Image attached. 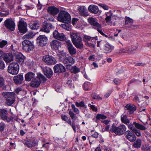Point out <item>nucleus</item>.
I'll list each match as a JSON object with an SVG mask.
<instances>
[{
	"instance_id": "38",
	"label": "nucleus",
	"mask_w": 151,
	"mask_h": 151,
	"mask_svg": "<svg viewBox=\"0 0 151 151\" xmlns=\"http://www.w3.org/2000/svg\"><path fill=\"white\" fill-rule=\"evenodd\" d=\"M142 140L139 139H138L134 142L133 146L136 148H139L141 146Z\"/></svg>"
},
{
	"instance_id": "46",
	"label": "nucleus",
	"mask_w": 151,
	"mask_h": 151,
	"mask_svg": "<svg viewBox=\"0 0 151 151\" xmlns=\"http://www.w3.org/2000/svg\"><path fill=\"white\" fill-rule=\"evenodd\" d=\"M90 84V83L88 82H85L84 83L83 87L85 90H89L91 89L89 88V86Z\"/></svg>"
},
{
	"instance_id": "58",
	"label": "nucleus",
	"mask_w": 151,
	"mask_h": 151,
	"mask_svg": "<svg viewBox=\"0 0 151 151\" xmlns=\"http://www.w3.org/2000/svg\"><path fill=\"white\" fill-rule=\"evenodd\" d=\"M133 131L134 133L137 136L139 137L141 136V134L140 130L135 129Z\"/></svg>"
},
{
	"instance_id": "2",
	"label": "nucleus",
	"mask_w": 151,
	"mask_h": 151,
	"mask_svg": "<svg viewBox=\"0 0 151 151\" xmlns=\"http://www.w3.org/2000/svg\"><path fill=\"white\" fill-rule=\"evenodd\" d=\"M57 20L61 22L68 23L71 21V16L67 12L61 11L59 13L57 18Z\"/></svg>"
},
{
	"instance_id": "55",
	"label": "nucleus",
	"mask_w": 151,
	"mask_h": 151,
	"mask_svg": "<svg viewBox=\"0 0 151 151\" xmlns=\"http://www.w3.org/2000/svg\"><path fill=\"white\" fill-rule=\"evenodd\" d=\"M5 127V124L3 122L0 123V132H2L4 130Z\"/></svg>"
},
{
	"instance_id": "16",
	"label": "nucleus",
	"mask_w": 151,
	"mask_h": 151,
	"mask_svg": "<svg viewBox=\"0 0 151 151\" xmlns=\"http://www.w3.org/2000/svg\"><path fill=\"white\" fill-rule=\"evenodd\" d=\"M54 27L50 23H45L43 28L41 29L40 31H43L47 33L50 32V30L54 28Z\"/></svg>"
},
{
	"instance_id": "52",
	"label": "nucleus",
	"mask_w": 151,
	"mask_h": 151,
	"mask_svg": "<svg viewBox=\"0 0 151 151\" xmlns=\"http://www.w3.org/2000/svg\"><path fill=\"white\" fill-rule=\"evenodd\" d=\"M44 18L50 21H53L54 20V19L52 17H50V16H49L48 14L45 15Z\"/></svg>"
},
{
	"instance_id": "31",
	"label": "nucleus",
	"mask_w": 151,
	"mask_h": 151,
	"mask_svg": "<svg viewBox=\"0 0 151 151\" xmlns=\"http://www.w3.org/2000/svg\"><path fill=\"white\" fill-rule=\"evenodd\" d=\"M114 49V47L109 43H107L104 45V49L106 53L110 52Z\"/></svg>"
},
{
	"instance_id": "19",
	"label": "nucleus",
	"mask_w": 151,
	"mask_h": 151,
	"mask_svg": "<svg viewBox=\"0 0 151 151\" xmlns=\"http://www.w3.org/2000/svg\"><path fill=\"white\" fill-rule=\"evenodd\" d=\"M60 45V42L56 40H52L50 43V45L52 49L57 50Z\"/></svg>"
},
{
	"instance_id": "17",
	"label": "nucleus",
	"mask_w": 151,
	"mask_h": 151,
	"mask_svg": "<svg viewBox=\"0 0 151 151\" xmlns=\"http://www.w3.org/2000/svg\"><path fill=\"white\" fill-rule=\"evenodd\" d=\"M44 73L48 78H50L53 72L51 69L47 67H41Z\"/></svg>"
},
{
	"instance_id": "62",
	"label": "nucleus",
	"mask_w": 151,
	"mask_h": 151,
	"mask_svg": "<svg viewBox=\"0 0 151 151\" xmlns=\"http://www.w3.org/2000/svg\"><path fill=\"white\" fill-rule=\"evenodd\" d=\"M101 27L98 29H96L98 31L100 34L101 35H104V33L102 31V30L101 29Z\"/></svg>"
},
{
	"instance_id": "12",
	"label": "nucleus",
	"mask_w": 151,
	"mask_h": 151,
	"mask_svg": "<svg viewBox=\"0 0 151 151\" xmlns=\"http://www.w3.org/2000/svg\"><path fill=\"white\" fill-rule=\"evenodd\" d=\"M65 42L70 54H75L76 52V49L73 46L71 41L70 40H67L65 41Z\"/></svg>"
},
{
	"instance_id": "49",
	"label": "nucleus",
	"mask_w": 151,
	"mask_h": 151,
	"mask_svg": "<svg viewBox=\"0 0 151 151\" xmlns=\"http://www.w3.org/2000/svg\"><path fill=\"white\" fill-rule=\"evenodd\" d=\"M76 105L77 107H86L85 105L84 104V102L83 101H81L79 102H76Z\"/></svg>"
},
{
	"instance_id": "30",
	"label": "nucleus",
	"mask_w": 151,
	"mask_h": 151,
	"mask_svg": "<svg viewBox=\"0 0 151 151\" xmlns=\"http://www.w3.org/2000/svg\"><path fill=\"white\" fill-rule=\"evenodd\" d=\"M29 26L32 29H37L40 27V24L37 21H35L30 23Z\"/></svg>"
},
{
	"instance_id": "29",
	"label": "nucleus",
	"mask_w": 151,
	"mask_h": 151,
	"mask_svg": "<svg viewBox=\"0 0 151 151\" xmlns=\"http://www.w3.org/2000/svg\"><path fill=\"white\" fill-rule=\"evenodd\" d=\"M25 58V57L22 54H18L16 55V60L19 63H23Z\"/></svg>"
},
{
	"instance_id": "61",
	"label": "nucleus",
	"mask_w": 151,
	"mask_h": 151,
	"mask_svg": "<svg viewBox=\"0 0 151 151\" xmlns=\"http://www.w3.org/2000/svg\"><path fill=\"white\" fill-rule=\"evenodd\" d=\"M69 113L72 119H74L75 116V114L71 111H69Z\"/></svg>"
},
{
	"instance_id": "18",
	"label": "nucleus",
	"mask_w": 151,
	"mask_h": 151,
	"mask_svg": "<svg viewBox=\"0 0 151 151\" xmlns=\"http://www.w3.org/2000/svg\"><path fill=\"white\" fill-rule=\"evenodd\" d=\"M54 71L55 73H61L64 72L65 68L61 64L56 65L54 67Z\"/></svg>"
},
{
	"instance_id": "43",
	"label": "nucleus",
	"mask_w": 151,
	"mask_h": 151,
	"mask_svg": "<svg viewBox=\"0 0 151 151\" xmlns=\"http://www.w3.org/2000/svg\"><path fill=\"white\" fill-rule=\"evenodd\" d=\"M107 117L104 114H98L96 117V118L97 119H106Z\"/></svg>"
},
{
	"instance_id": "15",
	"label": "nucleus",
	"mask_w": 151,
	"mask_h": 151,
	"mask_svg": "<svg viewBox=\"0 0 151 151\" xmlns=\"http://www.w3.org/2000/svg\"><path fill=\"white\" fill-rule=\"evenodd\" d=\"M62 119L67 122V123L69 124L72 127L73 129L75 132H76V127L77 126L76 125L74 121H73L72 122L70 120H68V117L65 115H62L61 116Z\"/></svg>"
},
{
	"instance_id": "9",
	"label": "nucleus",
	"mask_w": 151,
	"mask_h": 151,
	"mask_svg": "<svg viewBox=\"0 0 151 151\" xmlns=\"http://www.w3.org/2000/svg\"><path fill=\"white\" fill-rule=\"evenodd\" d=\"M8 112L7 111L4 109H0V116L1 119L5 122H9L13 120L12 117H8L7 116Z\"/></svg>"
},
{
	"instance_id": "47",
	"label": "nucleus",
	"mask_w": 151,
	"mask_h": 151,
	"mask_svg": "<svg viewBox=\"0 0 151 151\" xmlns=\"http://www.w3.org/2000/svg\"><path fill=\"white\" fill-rule=\"evenodd\" d=\"M66 57V56L65 54H61L59 56V60L60 61L63 63Z\"/></svg>"
},
{
	"instance_id": "6",
	"label": "nucleus",
	"mask_w": 151,
	"mask_h": 151,
	"mask_svg": "<svg viewBox=\"0 0 151 151\" xmlns=\"http://www.w3.org/2000/svg\"><path fill=\"white\" fill-rule=\"evenodd\" d=\"M4 25L7 29L11 31H13L15 29V24L12 18L6 19L4 22Z\"/></svg>"
},
{
	"instance_id": "10",
	"label": "nucleus",
	"mask_w": 151,
	"mask_h": 151,
	"mask_svg": "<svg viewBox=\"0 0 151 151\" xmlns=\"http://www.w3.org/2000/svg\"><path fill=\"white\" fill-rule=\"evenodd\" d=\"M88 22L91 25L93 26L95 29H98L101 27V24H99L96 18L92 17H89L88 19Z\"/></svg>"
},
{
	"instance_id": "33",
	"label": "nucleus",
	"mask_w": 151,
	"mask_h": 151,
	"mask_svg": "<svg viewBox=\"0 0 151 151\" xmlns=\"http://www.w3.org/2000/svg\"><path fill=\"white\" fill-rule=\"evenodd\" d=\"M40 84V81L36 78L32 80L30 83V86L32 87L36 88L38 87Z\"/></svg>"
},
{
	"instance_id": "26",
	"label": "nucleus",
	"mask_w": 151,
	"mask_h": 151,
	"mask_svg": "<svg viewBox=\"0 0 151 151\" xmlns=\"http://www.w3.org/2000/svg\"><path fill=\"white\" fill-rule=\"evenodd\" d=\"M74 62L73 58L71 57H66L63 63L67 66H70Z\"/></svg>"
},
{
	"instance_id": "24",
	"label": "nucleus",
	"mask_w": 151,
	"mask_h": 151,
	"mask_svg": "<svg viewBox=\"0 0 151 151\" xmlns=\"http://www.w3.org/2000/svg\"><path fill=\"white\" fill-rule=\"evenodd\" d=\"M73 43L75 46L77 48L81 49L83 47V45L82 38Z\"/></svg>"
},
{
	"instance_id": "34",
	"label": "nucleus",
	"mask_w": 151,
	"mask_h": 151,
	"mask_svg": "<svg viewBox=\"0 0 151 151\" xmlns=\"http://www.w3.org/2000/svg\"><path fill=\"white\" fill-rule=\"evenodd\" d=\"M133 124L136 128L141 130H145L147 128L145 126L142 125L140 124L135 122H134Z\"/></svg>"
},
{
	"instance_id": "42",
	"label": "nucleus",
	"mask_w": 151,
	"mask_h": 151,
	"mask_svg": "<svg viewBox=\"0 0 151 151\" xmlns=\"http://www.w3.org/2000/svg\"><path fill=\"white\" fill-rule=\"evenodd\" d=\"M93 38L94 37H91L90 36L85 35L83 38V40L86 44L89 41H92Z\"/></svg>"
},
{
	"instance_id": "7",
	"label": "nucleus",
	"mask_w": 151,
	"mask_h": 151,
	"mask_svg": "<svg viewBox=\"0 0 151 151\" xmlns=\"http://www.w3.org/2000/svg\"><path fill=\"white\" fill-rule=\"evenodd\" d=\"M42 60L48 65H54L57 63L55 58L51 56L45 55L43 57Z\"/></svg>"
},
{
	"instance_id": "3",
	"label": "nucleus",
	"mask_w": 151,
	"mask_h": 151,
	"mask_svg": "<svg viewBox=\"0 0 151 151\" xmlns=\"http://www.w3.org/2000/svg\"><path fill=\"white\" fill-rule=\"evenodd\" d=\"M126 129V127L124 125H121L117 127L114 124H113L111 127L110 131L116 134L120 135L124 133Z\"/></svg>"
},
{
	"instance_id": "11",
	"label": "nucleus",
	"mask_w": 151,
	"mask_h": 151,
	"mask_svg": "<svg viewBox=\"0 0 151 151\" xmlns=\"http://www.w3.org/2000/svg\"><path fill=\"white\" fill-rule=\"evenodd\" d=\"M18 28L20 32L25 33L27 31L26 23L24 21H19L18 24Z\"/></svg>"
},
{
	"instance_id": "60",
	"label": "nucleus",
	"mask_w": 151,
	"mask_h": 151,
	"mask_svg": "<svg viewBox=\"0 0 151 151\" xmlns=\"http://www.w3.org/2000/svg\"><path fill=\"white\" fill-rule=\"evenodd\" d=\"M133 125H134L133 124H130L128 125V128L129 129L132 130V131H134L136 129L134 127Z\"/></svg>"
},
{
	"instance_id": "64",
	"label": "nucleus",
	"mask_w": 151,
	"mask_h": 151,
	"mask_svg": "<svg viewBox=\"0 0 151 151\" xmlns=\"http://www.w3.org/2000/svg\"><path fill=\"white\" fill-rule=\"evenodd\" d=\"M87 46L89 47H94L95 46V45L93 44H92L91 43H88L87 42L85 44Z\"/></svg>"
},
{
	"instance_id": "36",
	"label": "nucleus",
	"mask_w": 151,
	"mask_h": 151,
	"mask_svg": "<svg viewBox=\"0 0 151 151\" xmlns=\"http://www.w3.org/2000/svg\"><path fill=\"white\" fill-rule=\"evenodd\" d=\"M117 53H130V50L129 49V47H127L125 48H123L121 49L118 50L117 51Z\"/></svg>"
},
{
	"instance_id": "48",
	"label": "nucleus",
	"mask_w": 151,
	"mask_h": 151,
	"mask_svg": "<svg viewBox=\"0 0 151 151\" xmlns=\"http://www.w3.org/2000/svg\"><path fill=\"white\" fill-rule=\"evenodd\" d=\"M125 24L126 25L129 23H133V20L128 17H125Z\"/></svg>"
},
{
	"instance_id": "50",
	"label": "nucleus",
	"mask_w": 151,
	"mask_h": 151,
	"mask_svg": "<svg viewBox=\"0 0 151 151\" xmlns=\"http://www.w3.org/2000/svg\"><path fill=\"white\" fill-rule=\"evenodd\" d=\"M150 146L146 145L142 146L141 148L142 150L145 151H147L149 150L150 149Z\"/></svg>"
},
{
	"instance_id": "63",
	"label": "nucleus",
	"mask_w": 151,
	"mask_h": 151,
	"mask_svg": "<svg viewBox=\"0 0 151 151\" xmlns=\"http://www.w3.org/2000/svg\"><path fill=\"white\" fill-rule=\"evenodd\" d=\"M133 101L135 102H140L139 99L137 96H136L133 99Z\"/></svg>"
},
{
	"instance_id": "45",
	"label": "nucleus",
	"mask_w": 151,
	"mask_h": 151,
	"mask_svg": "<svg viewBox=\"0 0 151 151\" xmlns=\"http://www.w3.org/2000/svg\"><path fill=\"white\" fill-rule=\"evenodd\" d=\"M80 71V69L76 66L72 67L71 69V72L75 73H76Z\"/></svg>"
},
{
	"instance_id": "39",
	"label": "nucleus",
	"mask_w": 151,
	"mask_h": 151,
	"mask_svg": "<svg viewBox=\"0 0 151 151\" xmlns=\"http://www.w3.org/2000/svg\"><path fill=\"white\" fill-rule=\"evenodd\" d=\"M126 107L127 109L130 111H134L136 110L137 107L134 104H128L126 106Z\"/></svg>"
},
{
	"instance_id": "5",
	"label": "nucleus",
	"mask_w": 151,
	"mask_h": 151,
	"mask_svg": "<svg viewBox=\"0 0 151 151\" xmlns=\"http://www.w3.org/2000/svg\"><path fill=\"white\" fill-rule=\"evenodd\" d=\"M48 38L45 35H41L37 37V43L39 46L43 47L45 46L47 43Z\"/></svg>"
},
{
	"instance_id": "56",
	"label": "nucleus",
	"mask_w": 151,
	"mask_h": 151,
	"mask_svg": "<svg viewBox=\"0 0 151 151\" xmlns=\"http://www.w3.org/2000/svg\"><path fill=\"white\" fill-rule=\"evenodd\" d=\"M99 5L102 7L105 10H108L109 9L108 6L106 5L103 4H99Z\"/></svg>"
},
{
	"instance_id": "25",
	"label": "nucleus",
	"mask_w": 151,
	"mask_h": 151,
	"mask_svg": "<svg viewBox=\"0 0 151 151\" xmlns=\"http://www.w3.org/2000/svg\"><path fill=\"white\" fill-rule=\"evenodd\" d=\"M48 12L53 15H55L59 12L58 9L54 6L49 7L47 9Z\"/></svg>"
},
{
	"instance_id": "32",
	"label": "nucleus",
	"mask_w": 151,
	"mask_h": 151,
	"mask_svg": "<svg viewBox=\"0 0 151 151\" xmlns=\"http://www.w3.org/2000/svg\"><path fill=\"white\" fill-rule=\"evenodd\" d=\"M35 74L32 72H29L25 75V80L26 81H29L31 79L34 78L35 77Z\"/></svg>"
},
{
	"instance_id": "23",
	"label": "nucleus",
	"mask_w": 151,
	"mask_h": 151,
	"mask_svg": "<svg viewBox=\"0 0 151 151\" xmlns=\"http://www.w3.org/2000/svg\"><path fill=\"white\" fill-rule=\"evenodd\" d=\"M88 9L90 12L94 14L97 13L99 11L98 7L93 5H91L89 6Z\"/></svg>"
},
{
	"instance_id": "27",
	"label": "nucleus",
	"mask_w": 151,
	"mask_h": 151,
	"mask_svg": "<svg viewBox=\"0 0 151 151\" xmlns=\"http://www.w3.org/2000/svg\"><path fill=\"white\" fill-rule=\"evenodd\" d=\"M4 60L6 63H9L13 60V56L10 53L6 54L4 57Z\"/></svg>"
},
{
	"instance_id": "57",
	"label": "nucleus",
	"mask_w": 151,
	"mask_h": 151,
	"mask_svg": "<svg viewBox=\"0 0 151 151\" xmlns=\"http://www.w3.org/2000/svg\"><path fill=\"white\" fill-rule=\"evenodd\" d=\"M72 81L71 80H68L67 82V84L68 85V86L70 87H74V85L72 83Z\"/></svg>"
},
{
	"instance_id": "21",
	"label": "nucleus",
	"mask_w": 151,
	"mask_h": 151,
	"mask_svg": "<svg viewBox=\"0 0 151 151\" xmlns=\"http://www.w3.org/2000/svg\"><path fill=\"white\" fill-rule=\"evenodd\" d=\"M23 80V75L21 74H19L15 76H14L13 78V80L14 83L17 84H20L22 83Z\"/></svg>"
},
{
	"instance_id": "51",
	"label": "nucleus",
	"mask_w": 151,
	"mask_h": 151,
	"mask_svg": "<svg viewBox=\"0 0 151 151\" xmlns=\"http://www.w3.org/2000/svg\"><path fill=\"white\" fill-rule=\"evenodd\" d=\"M5 83V80L3 76H0V87L4 86Z\"/></svg>"
},
{
	"instance_id": "8",
	"label": "nucleus",
	"mask_w": 151,
	"mask_h": 151,
	"mask_svg": "<svg viewBox=\"0 0 151 151\" xmlns=\"http://www.w3.org/2000/svg\"><path fill=\"white\" fill-rule=\"evenodd\" d=\"M23 49L26 51H30L34 48L33 44L29 41L25 40L22 42Z\"/></svg>"
},
{
	"instance_id": "4",
	"label": "nucleus",
	"mask_w": 151,
	"mask_h": 151,
	"mask_svg": "<svg viewBox=\"0 0 151 151\" xmlns=\"http://www.w3.org/2000/svg\"><path fill=\"white\" fill-rule=\"evenodd\" d=\"M19 69V65L16 62L11 63L8 67L7 71L9 73L13 75L17 74Z\"/></svg>"
},
{
	"instance_id": "22",
	"label": "nucleus",
	"mask_w": 151,
	"mask_h": 151,
	"mask_svg": "<svg viewBox=\"0 0 151 151\" xmlns=\"http://www.w3.org/2000/svg\"><path fill=\"white\" fill-rule=\"evenodd\" d=\"M24 145L29 148L32 147L36 146L37 145L35 142L33 140H24L23 142Z\"/></svg>"
},
{
	"instance_id": "53",
	"label": "nucleus",
	"mask_w": 151,
	"mask_h": 151,
	"mask_svg": "<svg viewBox=\"0 0 151 151\" xmlns=\"http://www.w3.org/2000/svg\"><path fill=\"white\" fill-rule=\"evenodd\" d=\"M71 107L75 112L77 114H78L79 113V111L78 108L76 107L73 104H72Z\"/></svg>"
},
{
	"instance_id": "28",
	"label": "nucleus",
	"mask_w": 151,
	"mask_h": 151,
	"mask_svg": "<svg viewBox=\"0 0 151 151\" xmlns=\"http://www.w3.org/2000/svg\"><path fill=\"white\" fill-rule=\"evenodd\" d=\"M70 36L73 42L81 39L80 34L78 33H71Z\"/></svg>"
},
{
	"instance_id": "20",
	"label": "nucleus",
	"mask_w": 151,
	"mask_h": 151,
	"mask_svg": "<svg viewBox=\"0 0 151 151\" xmlns=\"http://www.w3.org/2000/svg\"><path fill=\"white\" fill-rule=\"evenodd\" d=\"M79 13L81 16L87 17L88 15V13L86 9L84 6H80L78 9Z\"/></svg>"
},
{
	"instance_id": "37",
	"label": "nucleus",
	"mask_w": 151,
	"mask_h": 151,
	"mask_svg": "<svg viewBox=\"0 0 151 151\" xmlns=\"http://www.w3.org/2000/svg\"><path fill=\"white\" fill-rule=\"evenodd\" d=\"M35 34L32 32H30L23 36L22 38L23 39L26 40L27 39H31L34 37Z\"/></svg>"
},
{
	"instance_id": "41",
	"label": "nucleus",
	"mask_w": 151,
	"mask_h": 151,
	"mask_svg": "<svg viewBox=\"0 0 151 151\" xmlns=\"http://www.w3.org/2000/svg\"><path fill=\"white\" fill-rule=\"evenodd\" d=\"M121 120L123 123L126 124L129 123V120L127 118L126 115H124L123 116H122Z\"/></svg>"
},
{
	"instance_id": "40",
	"label": "nucleus",
	"mask_w": 151,
	"mask_h": 151,
	"mask_svg": "<svg viewBox=\"0 0 151 151\" xmlns=\"http://www.w3.org/2000/svg\"><path fill=\"white\" fill-rule=\"evenodd\" d=\"M106 17L105 19L106 22L108 23L111 20V17L112 15V13L111 11H110L106 14Z\"/></svg>"
},
{
	"instance_id": "35",
	"label": "nucleus",
	"mask_w": 151,
	"mask_h": 151,
	"mask_svg": "<svg viewBox=\"0 0 151 151\" xmlns=\"http://www.w3.org/2000/svg\"><path fill=\"white\" fill-rule=\"evenodd\" d=\"M36 79L38 80V81H40V83L42 82H44L47 80L46 78L43 75L39 73H37Z\"/></svg>"
},
{
	"instance_id": "1",
	"label": "nucleus",
	"mask_w": 151,
	"mask_h": 151,
	"mask_svg": "<svg viewBox=\"0 0 151 151\" xmlns=\"http://www.w3.org/2000/svg\"><path fill=\"white\" fill-rule=\"evenodd\" d=\"M2 95L4 98L5 104L8 106H11L15 101V94L14 92H4Z\"/></svg>"
},
{
	"instance_id": "44",
	"label": "nucleus",
	"mask_w": 151,
	"mask_h": 151,
	"mask_svg": "<svg viewBox=\"0 0 151 151\" xmlns=\"http://www.w3.org/2000/svg\"><path fill=\"white\" fill-rule=\"evenodd\" d=\"M91 96L94 99H96L99 100L102 99V98L100 97L98 94L95 93H93L91 94Z\"/></svg>"
},
{
	"instance_id": "59",
	"label": "nucleus",
	"mask_w": 151,
	"mask_h": 151,
	"mask_svg": "<svg viewBox=\"0 0 151 151\" xmlns=\"http://www.w3.org/2000/svg\"><path fill=\"white\" fill-rule=\"evenodd\" d=\"M137 48V47L135 46H131L130 47H129V49L130 50V53H131V52L135 50Z\"/></svg>"
},
{
	"instance_id": "54",
	"label": "nucleus",
	"mask_w": 151,
	"mask_h": 151,
	"mask_svg": "<svg viewBox=\"0 0 151 151\" xmlns=\"http://www.w3.org/2000/svg\"><path fill=\"white\" fill-rule=\"evenodd\" d=\"M7 44V42L5 40L0 41V48H2Z\"/></svg>"
},
{
	"instance_id": "14",
	"label": "nucleus",
	"mask_w": 151,
	"mask_h": 151,
	"mask_svg": "<svg viewBox=\"0 0 151 151\" xmlns=\"http://www.w3.org/2000/svg\"><path fill=\"white\" fill-rule=\"evenodd\" d=\"M52 34L53 37L58 40L63 41L66 39V37L63 33H60L56 30L54 31Z\"/></svg>"
},
{
	"instance_id": "13",
	"label": "nucleus",
	"mask_w": 151,
	"mask_h": 151,
	"mask_svg": "<svg viewBox=\"0 0 151 151\" xmlns=\"http://www.w3.org/2000/svg\"><path fill=\"white\" fill-rule=\"evenodd\" d=\"M125 135L127 139L130 142L134 141L136 139V137L132 131H127L125 132Z\"/></svg>"
}]
</instances>
